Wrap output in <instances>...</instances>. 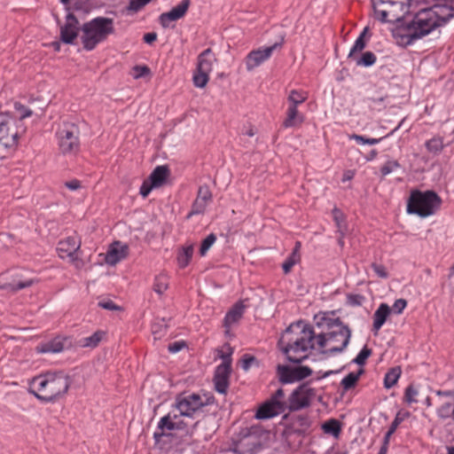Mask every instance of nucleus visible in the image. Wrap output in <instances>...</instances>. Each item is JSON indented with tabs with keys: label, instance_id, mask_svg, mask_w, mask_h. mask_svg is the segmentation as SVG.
I'll use <instances>...</instances> for the list:
<instances>
[{
	"label": "nucleus",
	"instance_id": "1a4fd4ad",
	"mask_svg": "<svg viewBox=\"0 0 454 454\" xmlns=\"http://www.w3.org/2000/svg\"><path fill=\"white\" fill-rule=\"evenodd\" d=\"M284 397V390L278 388L270 399L260 405L256 411L255 418L258 419H269L284 413L286 410L288 411Z\"/></svg>",
	"mask_w": 454,
	"mask_h": 454
},
{
	"label": "nucleus",
	"instance_id": "4d7b16f0",
	"mask_svg": "<svg viewBox=\"0 0 454 454\" xmlns=\"http://www.w3.org/2000/svg\"><path fill=\"white\" fill-rule=\"evenodd\" d=\"M184 346V342L176 341L168 345V351L171 353H176L180 351Z\"/></svg>",
	"mask_w": 454,
	"mask_h": 454
},
{
	"label": "nucleus",
	"instance_id": "338daca9",
	"mask_svg": "<svg viewBox=\"0 0 454 454\" xmlns=\"http://www.w3.org/2000/svg\"><path fill=\"white\" fill-rule=\"evenodd\" d=\"M441 7H445L447 9H449L450 11V20L454 17V2H452L450 4H441Z\"/></svg>",
	"mask_w": 454,
	"mask_h": 454
},
{
	"label": "nucleus",
	"instance_id": "774afa93",
	"mask_svg": "<svg viewBox=\"0 0 454 454\" xmlns=\"http://www.w3.org/2000/svg\"><path fill=\"white\" fill-rule=\"evenodd\" d=\"M395 432L391 431L390 429L387 430V432L386 433L385 436H384V439H383V444L384 445H387L388 446L389 444V439L391 437V435L394 434Z\"/></svg>",
	"mask_w": 454,
	"mask_h": 454
},
{
	"label": "nucleus",
	"instance_id": "69168bd1",
	"mask_svg": "<svg viewBox=\"0 0 454 454\" xmlns=\"http://www.w3.org/2000/svg\"><path fill=\"white\" fill-rule=\"evenodd\" d=\"M349 299V301L351 304L353 305H360L361 304V300L363 299V297L361 295H350L348 297Z\"/></svg>",
	"mask_w": 454,
	"mask_h": 454
},
{
	"label": "nucleus",
	"instance_id": "bb28decb",
	"mask_svg": "<svg viewBox=\"0 0 454 454\" xmlns=\"http://www.w3.org/2000/svg\"><path fill=\"white\" fill-rule=\"evenodd\" d=\"M169 176V169L166 165L157 166L150 174L148 179L155 185V187L162 186L168 176Z\"/></svg>",
	"mask_w": 454,
	"mask_h": 454
},
{
	"label": "nucleus",
	"instance_id": "13d9d810",
	"mask_svg": "<svg viewBox=\"0 0 454 454\" xmlns=\"http://www.w3.org/2000/svg\"><path fill=\"white\" fill-rule=\"evenodd\" d=\"M65 186L71 191H76L81 187V182L77 179H73L66 182Z\"/></svg>",
	"mask_w": 454,
	"mask_h": 454
},
{
	"label": "nucleus",
	"instance_id": "f257e3e1",
	"mask_svg": "<svg viewBox=\"0 0 454 454\" xmlns=\"http://www.w3.org/2000/svg\"><path fill=\"white\" fill-rule=\"evenodd\" d=\"M450 13L449 9L441 7V4L424 8L414 15L411 21L395 27L394 37L401 45H411L436 28L445 26L450 21Z\"/></svg>",
	"mask_w": 454,
	"mask_h": 454
},
{
	"label": "nucleus",
	"instance_id": "39448f33",
	"mask_svg": "<svg viewBox=\"0 0 454 454\" xmlns=\"http://www.w3.org/2000/svg\"><path fill=\"white\" fill-rule=\"evenodd\" d=\"M327 325L330 331L325 333H320L317 336V343L319 348H328L327 352L334 354L341 352L349 343L351 337L350 329L343 325L339 319H334Z\"/></svg>",
	"mask_w": 454,
	"mask_h": 454
},
{
	"label": "nucleus",
	"instance_id": "bf43d9fd",
	"mask_svg": "<svg viewBox=\"0 0 454 454\" xmlns=\"http://www.w3.org/2000/svg\"><path fill=\"white\" fill-rule=\"evenodd\" d=\"M402 421H403V418L400 417V413H397V415L395 416V419L392 421L388 429H390L393 432H395L396 428L398 427V426L401 424Z\"/></svg>",
	"mask_w": 454,
	"mask_h": 454
},
{
	"label": "nucleus",
	"instance_id": "37998d69",
	"mask_svg": "<svg viewBox=\"0 0 454 454\" xmlns=\"http://www.w3.org/2000/svg\"><path fill=\"white\" fill-rule=\"evenodd\" d=\"M419 395L418 389L413 385H409L404 393V400L408 403H418L417 396Z\"/></svg>",
	"mask_w": 454,
	"mask_h": 454
},
{
	"label": "nucleus",
	"instance_id": "423d86ee",
	"mask_svg": "<svg viewBox=\"0 0 454 454\" xmlns=\"http://www.w3.org/2000/svg\"><path fill=\"white\" fill-rule=\"evenodd\" d=\"M441 203V198L434 191H413L408 200L407 212L427 217L437 211Z\"/></svg>",
	"mask_w": 454,
	"mask_h": 454
},
{
	"label": "nucleus",
	"instance_id": "f3484780",
	"mask_svg": "<svg viewBox=\"0 0 454 454\" xmlns=\"http://www.w3.org/2000/svg\"><path fill=\"white\" fill-rule=\"evenodd\" d=\"M80 247L81 240L76 236H69L59 242L57 250L60 258L75 262L79 258L77 253Z\"/></svg>",
	"mask_w": 454,
	"mask_h": 454
},
{
	"label": "nucleus",
	"instance_id": "0e129e2a",
	"mask_svg": "<svg viewBox=\"0 0 454 454\" xmlns=\"http://www.w3.org/2000/svg\"><path fill=\"white\" fill-rule=\"evenodd\" d=\"M350 139L352 140H355L356 143L358 144H361V145H364L366 144V137L361 136V135H357V134H352L350 137H349Z\"/></svg>",
	"mask_w": 454,
	"mask_h": 454
},
{
	"label": "nucleus",
	"instance_id": "e433bc0d",
	"mask_svg": "<svg viewBox=\"0 0 454 454\" xmlns=\"http://www.w3.org/2000/svg\"><path fill=\"white\" fill-rule=\"evenodd\" d=\"M192 254H193V247L192 246H188L186 247H184L178 254L177 255V262H178V265L179 267L181 268H185L192 257Z\"/></svg>",
	"mask_w": 454,
	"mask_h": 454
},
{
	"label": "nucleus",
	"instance_id": "2eb2a0df",
	"mask_svg": "<svg viewBox=\"0 0 454 454\" xmlns=\"http://www.w3.org/2000/svg\"><path fill=\"white\" fill-rule=\"evenodd\" d=\"M284 38L281 41L275 43L271 46L265 48H259L250 51L246 57L245 63L247 71H253L254 68L262 65L263 62L268 60L275 50L280 49L283 45Z\"/></svg>",
	"mask_w": 454,
	"mask_h": 454
},
{
	"label": "nucleus",
	"instance_id": "dca6fc26",
	"mask_svg": "<svg viewBox=\"0 0 454 454\" xmlns=\"http://www.w3.org/2000/svg\"><path fill=\"white\" fill-rule=\"evenodd\" d=\"M181 417H184L180 414V411H176V409L173 406V410L168 412L166 416L162 417L158 423V428L161 430L160 434L154 433V437L157 438L163 434L164 431H173V430H183L186 427V423L181 419Z\"/></svg>",
	"mask_w": 454,
	"mask_h": 454
},
{
	"label": "nucleus",
	"instance_id": "ea45409f",
	"mask_svg": "<svg viewBox=\"0 0 454 454\" xmlns=\"http://www.w3.org/2000/svg\"><path fill=\"white\" fill-rule=\"evenodd\" d=\"M300 261V254L296 252V249H294L292 254L285 260L282 264L283 270L285 274H287L291 271L292 268Z\"/></svg>",
	"mask_w": 454,
	"mask_h": 454
},
{
	"label": "nucleus",
	"instance_id": "aec40b11",
	"mask_svg": "<svg viewBox=\"0 0 454 454\" xmlns=\"http://www.w3.org/2000/svg\"><path fill=\"white\" fill-rule=\"evenodd\" d=\"M191 0H182L176 6L169 12H163L159 17L160 25L164 27H169L170 23L184 18L190 7Z\"/></svg>",
	"mask_w": 454,
	"mask_h": 454
},
{
	"label": "nucleus",
	"instance_id": "473e14b6",
	"mask_svg": "<svg viewBox=\"0 0 454 454\" xmlns=\"http://www.w3.org/2000/svg\"><path fill=\"white\" fill-rule=\"evenodd\" d=\"M105 334L103 331H97L92 335L82 338L80 340V345L83 348H96L100 343Z\"/></svg>",
	"mask_w": 454,
	"mask_h": 454
},
{
	"label": "nucleus",
	"instance_id": "58836bf2",
	"mask_svg": "<svg viewBox=\"0 0 454 454\" xmlns=\"http://www.w3.org/2000/svg\"><path fill=\"white\" fill-rule=\"evenodd\" d=\"M168 287V279L165 275H159L155 278L153 283V291L158 294H162Z\"/></svg>",
	"mask_w": 454,
	"mask_h": 454
},
{
	"label": "nucleus",
	"instance_id": "052dcab7",
	"mask_svg": "<svg viewBox=\"0 0 454 454\" xmlns=\"http://www.w3.org/2000/svg\"><path fill=\"white\" fill-rule=\"evenodd\" d=\"M143 39H144L145 43L151 44V43H153V42L156 41L157 34L154 33V32L146 33V34L144 35V38Z\"/></svg>",
	"mask_w": 454,
	"mask_h": 454
},
{
	"label": "nucleus",
	"instance_id": "a19ab883",
	"mask_svg": "<svg viewBox=\"0 0 454 454\" xmlns=\"http://www.w3.org/2000/svg\"><path fill=\"white\" fill-rule=\"evenodd\" d=\"M437 416L442 419H452L454 417V406L450 403H444L437 409Z\"/></svg>",
	"mask_w": 454,
	"mask_h": 454
},
{
	"label": "nucleus",
	"instance_id": "b1692460",
	"mask_svg": "<svg viewBox=\"0 0 454 454\" xmlns=\"http://www.w3.org/2000/svg\"><path fill=\"white\" fill-rule=\"evenodd\" d=\"M244 311V304L242 301H239L227 312L223 320V326L226 328V333H229L230 328L241 319Z\"/></svg>",
	"mask_w": 454,
	"mask_h": 454
},
{
	"label": "nucleus",
	"instance_id": "cd10ccee",
	"mask_svg": "<svg viewBox=\"0 0 454 454\" xmlns=\"http://www.w3.org/2000/svg\"><path fill=\"white\" fill-rule=\"evenodd\" d=\"M64 350V341L61 338L57 337L51 340L41 343L36 347L38 353H59Z\"/></svg>",
	"mask_w": 454,
	"mask_h": 454
},
{
	"label": "nucleus",
	"instance_id": "f704fd0d",
	"mask_svg": "<svg viewBox=\"0 0 454 454\" xmlns=\"http://www.w3.org/2000/svg\"><path fill=\"white\" fill-rule=\"evenodd\" d=\"M401 368L399 366L391 368L385 375L384 386L386 388L394 387L401 375Z\"/></svg>",
	"mask_w": 454,
	"mask_h": 454
},
{
	"label": "nucleus",
	"instance_id": "c756f323",
	"mask_svg": "<svg viewBox=\"0 0 454 454\" xmlns=\"http://www.w3.org/2000/svg\"><path fill=\"white\" fill-rule=\"evenodd\" d=\"M425 146L428 153L433 155H439L446 145L443 143V137L434 136L425 143Z\"/></svg>",
	"mask_w": 454,
	"mask_h": 454
},
{
	"label": "nucleus",
	"instance_id": "09e8293b",
	"mask_svg": "<svg viewBox=\"0 0 454 454\" xmlns=\"http://www.w3.org/2000/svg\"><path fill=\"white\" fill-rule=\"evenodd\" d=\"M98 306L102 309L115 311V310H121V308L115 304L112 300L110 299H105L100 301H98Z\"/></svg>",
	"mask_w": 454,
	"mask_h": 454
},
{
	"label": "nucleus",
	"instance_id": "c85d7f7f",
	"mask_svg": "<svg viewBox=\"0 0 454 454\" xmlns=\"http://www.w3.org/2000/svg\"><path fill=\"white\" fill-rule=\"evenodd\" d=\"M303 121L304 117L299 113L297 107L288 106L286 117L284 120L282 126L286 129L293 128L301 125Z\"/></svg>",
	"mask_w": 454,
	"mask_h": 454
},
{
	"label": "nucleus",
	"instance_id": "6ab92c4d",
	"mask_svg": "<svg viewBox=\"0 0 454 454\" xmlns=\"http://www.w3.org/2000/svg\"><path fill=\"white\" fill-rule=\"evenodd\" d=\"M79 21L71 12L66 17V22L60 27V40L67 44H73L81 34Z\"/></svg>",
	"mask_w": 454,
	"mask_h": 454
},
{
	"label": "nucleus",
	"instance_id": "6e6552de",
	"mask_svg": "<svg viewBox=\"0 0 454 454\" xmlns=\"http://www.w3.org/2000/svg\"><path fill=\"white\" fill-rule=\"evenodd\" d=\"M317 397V390L312 387L309 382L301 383L293 390L286 402L288 411L293 412L308 408Z\"/></svg>",
	"mask_w": 454,
	"mask_h": 454
},
{
	"label": "nucleus",
	"instance_id": "20e7f679",
	"mask_svg": "<svg viewBox=\"0 0 454 454\" xmlns=\"http://www.w3.org/2000/svg\"><path fill=\"white\" fill-rule=\"evenodd\" d=\"M80 30L82 47L90 51L114 33V21L112 18L98 16L84 22Z\"/></svg>",
	"mask_w": 454,
	"mask_h": 454
},
{
	"label": "nucleus",
	"instance_id": "a211bd4d",
	"mask_svg": "<svg viewBox=\"0 0 454 454\" xmlns=\"http://www.w3.org/2000/svg\"><path fill=\"white\" fill-rule=\"evenodd\" d=\"M19 131L15 127L14 120L2 121V146L8 153H12L18 145Z\"/></svg>",
	"mask_w": 454,
	"mask_h": 454
},
{
	"label": "nucleus",
	"instance_id": "c9c22d12",
	"mask_svg": "<svg viewBox=\"0 0 454 454\" xmlns=\"http://www.w3.org/2000/svg\"><path fill=\"white\" fill-rule=\"evenodd\" d=\"M322 429L325 434L338 437L340 435L341 427L340 423L337 419H332L323 424Z\"/></svg>",
	"mask_w": 454,
	"mask_h": 454
},
{
	"label": "nucleus",
	"instance_id": "9d476101",
	"mask_svg": "<svg viewBox=\"0 0 454 454\" xmlns=\"http://www.w3.org/2000/svg\"><path fill=\"white\" fill-rule=\"evenodd\" d=\"M210 48L206 49L198 56L196 72L193 75V83L197 88H204L209 81V74L215 61Z\"/></svg>",
	"mask_w": 454,
	"mask_h": 454
},
{
	"label": "nucleus",
	"instance_id": "6e6d98bb",
	"mask_svg": "<svg viewBox=\"0 0 454 454\" xmlns=\"http://www.w3.org/2000/svg\"><path fill=\"white\" fill-rule=\"evenodd\" d=\"M254 361L255 358L254 356L245 355L242 359V368L247 371Z\"/></svg>",
	"mask_w": 454,
	"mask_h": 454
},
{
	"label": "nucleus",
	"instance_id": "8fccbe9b",
	"mask_svg": "<svg viewBox=\"0 0 454 454\" xmlns=\"http://www.w3.org/2000/svg\"><path fill=\"white\" fill-rule=\"evenodd\" d=\"M153 188H156L155 185L149 179H146L143 182L139 193L143 198H146Z\"/></svg>",
	"mask_w": 454,
	"mask_h": 454
},
{
	"label": "nucleus",
	"instance_id": "412c9836",
	"mask_svg": "<svg viewBox=\"0 0 454 454\" xmlns=\"http://www.w3.org/2000/svg\"><path fill=\"white\" fill-rule=\"evenodd\" d=\"M212 200V192L207 185L200 186L197 193V197L192 205V209L189 212L187 217L190 218L194 215L203 214Z\"/></svg>",
	"mask_w": 454,
	"mask_h": 454
},
{
	"label": "nucleus",
	"instance_id": "5701e85b",
	"mask_svg": "<svg viewBox=\"0 0 454 454\" xmlns=\"http://www.w3.org/2000/svg\"><path fill=\"white\" fill-rule=\"evenodd\" d=\"M14 110L13 113H2V121L14 120L16 128L18 122L32 115V111L20 103H14Z\"/></svg>",
	"mask_w": 454,
	"mask_h": 454
},
{
	"label": "nucleus",
	"instance_id": "4c0bfd02",
	"mask_svg": "<svg viewBox=\"0 0 454 454\" xmlns=\"http://www.w3.org/2000/svg\"><path fill=\"white\" fill-rule=\"evenodd\" d=\"M356 66L371 67L376 62V56L372 51H366L361 57L354 59Z\"/></svg>",
	"mask_w": 454,
	"mask_h": 454
},
{
	"label": "nucleus",
	"instance_id": "ddd939ff",
	"mask_svg": "<svg viewBox=\"0 0 454 454\" xmlns=\"http://www.w3.org/2000/svg\"><path fill=\"white\" fill-rule=\"evenodd\" d=\"M276 370L278 380L282 384L300 381L312 374V370L308 366L292 368L288 365L278 364Z\"/></svg>",
	"mask_w": 454,
	"mask_h": 454
},
{
	"label": "nucleus",
	"instance_id": "79ce46f5",
	"mask_svg": "<svg viewBox=\"0 0 454 454\" xmlns=\"http://www.w3.org/2000/svg\"><path fill=\"white\" fill-rule=\"evenodd\" d=\"M332 215L336 227L338 228V231L342 232V230L346 229L344 224V215L342 212L339 208L334 207L332 211Z\"/></svg>",
	"mask_w": 454,
	"mask_h": 454
},
{
	"label": "nucleus",
	"instance_id": "7c9ffc66",
	"mask_svg": "<svg viewBox=\"0 0 454 454\" xmlns=\"http://www.w3.org/2000/svg\"><path fill=\"white\" fill-rule=\"evenodd\" d=\"M364 373L363 369H359L357 372H349L347 376H345L341 381L340 385L345 391H348L356 385L360 376Z\"/></svg>",
	"mask_w": 454,
	"mask_h": 454
},
{
	"label": "nucleus",
	"instance_id": "5fc2aeb1",
	"mask_svg": "<svg viewBox=\"0 0 454 454\" xmlns=\"http://www.w3.org/2000/svg\"><path fill=\"white\" fill-rule=\"evenodd\" d=\"M399 128H400V124L395 129H394L391 132H389L387 135H386L385 137H380V138H366L365 142L367 145H376V144L380 143L383 138L392 136Z\"/></svg>",
	"mask_w": 454,
	"mask_h": 454
},
{
	"label": "nucleus",
	"instance_id": "e2e57ef3",
	"mask_svg": "<svg viewBox=\"0 0 454 454\" xmlns=\"http://www.w3.org/2000/svg\"><path fill=\"white\" fill-rule=\"evenodd\" d=\"M297 420L299 422V425L302 427H309V419L307 416H298Z\"/></svg>",
	"mask_w": 454,
	"mask_h": 454
},
{
	"label": "nucleus",
	"instance_id": "9b49d317",
	"mask_svg": "<svg viewBox=\"0 0 454 454\" xmlns=\"http://www.w3.org/2000/svg\"><path fill=\"white\" fill-rule=\"evenodd\" d=\"M207 404L208 403L204 401L199 394H181L176 396L174 407L184 417L192 418L197 411Z\"/></svg>",
	"mask_w": 454,
	"mask_h": 454
},
{
	"label": "nucleus",
	"instance_id": "a18cd8bd",
	"mask_svg": "<svg viewBox=\"0 0 454 454\" xmlns=\"http://www.w3.org/2000/svg\"><path fill=\"white\" fill-rule=\"evenodd\" d=\"M372 355V349L364 346L358 355L354 358L353 363L358 365H364L368 359V357Z\"/></svg>",
	"mask_w": 454,
	"mask_h": 454
},
{
	"label": "nucleus",
	"instance_id": "de8ad7c7",
	"mask_svg": "<svg viewBox=\"0 0 454 454\" xmlns=\"http://www.w3.org/2000/svg\"><path fill=\"white\" fill-rule=\"evenodd\" d=\"M149 2V0H130L128 10L133 12H137Z\"/></svg>",
	"mask_w": 454,
	"mask_h": 454
},
{
	"label": "nucleus",
	"instance_id": "864d4df0",
	"mask_svg": "<svg viewBox=\"0 0 454 454\" xmlns=\"http://www.w3.org/2000/svg\"><path fill=\"white\" fill-rule=\"evenodd\" d=\"M134 70L136 71V74H135L136 78L142 77L150 73V69L146 66H136L134 67Z\"/></svg>",
	"mask_w": 454,
	"mask_h": 454
},
{
	"label": "nucleus",
	"instance_id": "f03ea898",
	"mask_svg": "<svg viewBox=\"0 0 454 454\" xmlns=\"http://www.w3.org/2000/svg\"><path fill=\"white\" fill-rule=\"evenodd\" d=\"M313 328L301 321L291 324L278 342V347L290 363L300 364L308 358L313 349Z\"/></svg>",
	"mask_w": 454,
	"mask_h": 454
},
{
	"label": "nucleus",
	"instance_id": "72a5a7b5",
	"mask_svg": "<svg viewBox=\"0 0 454 454\" xmlns=\"http://www.w3.org/2000/svg\"><path fill=\"white\" fill-rule=\"evenodd\" d=\"M307 98V92L302 90H292L289 93L287 100L289 102V106L298 107V106L305 102Z\"/></svg>",
	"mask_w": 454,
	"mask_h": 454
},
{
	"label": "nucleus",
	"instance_id": "393cba45",
	"mask_svg": "<svg viewBox=\"0 0 454 454\" xmlns=\"http://www.w3.org/2000/svg\"><path fill=\"white\" fill-rule=\"evenodd\" d=\"M391 312L390 307L386 303H381L373 314L372 332L377 335L380 329L385 324Z\"/></svg>",
	"mask_w": 454,
	"mask_h": 454
},
{
	"label": "nucleus",
	"instance_id": "c03bdc74",
	"mask_svg": "<svg viewBox=\"0 0 454 454\" xmlns=\"http://www.w3.org/2000/svg\"><path fill=\"white\" fill-rule=\"evenodd\" d=\"M215 240L216 236L214 233L209 234L206 239H204L200 248V255L204 256Z\"/></svg>",
	"mask_w": 454,
	"mask_h": 454
},
{
	"label": "nucleus",
	"instance_id": "3c124183",
	"mask_svg": "<svg viewBox=\"0 0 454 454\" xmlns=\"http://www.w3.org/2000/svg\"><path fill=\"white\" fill-rule=\"evenodd\" d=\"M372 268L380 278H388V273H387L386 268L382 264H378V263L373 262L372 264Z\"/></svg>",
	"mask_w": 454,
	"mask_h": 454
},
{
	"label": "nucleus",
	"instance_id": "603ef678",
	"mask_svg": "<svg viewBox=\"0 0 454 454\" xmlns=\"http://www.w3.org/2000/svg\"><path fill=\"white\" fill-rule=\"evenodd\" d=\"M406 305H407L406 300L398 299L394 302V304L392 306V309L395 313L401 314L403 311V309H405Z\"/></svg>",
	"mask_w": 454,
	"mask_h": 454
},
{
	"label": "nucleus",
	"instance_id": "0eeeda50",
	"mask_svg": "<svg viewBox=\"0 0 454 454\" xmlns=\"http://www.w3.org/2000/svg\"><path fill=\"white\" fill-rule=\"evenodd\" d=\"M59 150L63 155H74L80 150V129L73 122H63L56 132Z\"/></svg>",
	"mask_w": 454,
	"mask_h": 454
},
{
	"label": "nucleus",
	"instance_id": "2f4dec72",
	"mask_svg": "<svg viewBox=\"0 0 454 454\" xmlns=\"http://www.w3.org/2000/svg\"><path fill=\"white\" fill-rule=\"evenodd\" d=\"M367 31H368V28L364 27L363 32L360 34V35L355 41V43L352 46V48L348 53L349 59H356V54L362 52V51L365 48L366 42H365L364 36H365Z\"/></svg>",
	"mask_w": 454,
	"mask_h": 454
},
{
	"label": "nucleus",
	"instance_id": "a878e982",
	"mask_svg": "<svg viewBox=\"0 0 454 454\" xmlns=\"http://www.w3.org/2000/svg\"><path fill=\"white\" fill-rule=\"evenodd\" d=\"M34 282L32 278H24L21 274L17 273L12 282L2 285V289L16 292L31 286Z\"/></svg>",
	"mask_w": 454,
	"mask_h": 454
},
{
	"label": "nucleus",
	"instance_id": "680f3d73",
	"mask_svg": "<svg viewBox=\"0 0 454 454\" xmlns=\"http://www.w3.org/2000/svg\"><path fill=\"white\" fill-rule=\"evenodd\" d=\"M435 394L438 396L454 398V389L453 390H436Z\"/></svg>",
	"mask_w": 454,
	"mask_h": 454
},
{
	"label": "nucleus",
	"instance_id": "7ed1b4c3",
	"mask_svg": "<svg viewBox=\"0 0 454 454\" xmlns=\"http://www.w3.org/2000/svg\"><path fill=\"white\" fill-rule=\"evenodd\" d=\"M70 384V377L63 372H47L29 381L28 392L43 403H55L67 393Z\"/></svg>",
	"mask_w": 454,
	"mask_h": 454
},
{
	"label": "nucleus",
	"instance_id": "49530a36",
	"mask_svg": "<svg viewBox=\"0 0 454 454\" xmlns=\"http://www.w3.org/2000/svg\"><path fill=\"white\" fill-rule=\"evenodd\" d=\"M400 164L396 160H388L380 168V172L383 176H387L398 168Z\"/></svg>",
	"mask_w": 454,
	"mask_h": 454
},
{
	"label": "nucleus",
	"instance_id": "f8f14e48",
	"mask_svg": "<svg viewBox=\"0 0 454 454\" xmlns=\"http://www.w3.org/2000/svg\"><path fill=\"white\" fill-rule=\"evenodd\" d=\"M220 357L223 359V363L219 364L215 371V389L220 394H226L229 388V378L231 372V353H223Z\"/></svg>",
	"mask_w": 454,
	"mask_h": 454
},
{
	"label": "nucleus",
	"instance_id": "4468645a",
	"mask_svg": "<svg viewBox=\"0 0 454 454\" xmlns=\"http://www.w3.org/2000/svg\"><path fill=\"white\" fill-rule=\"evenodd\" d=\"M404 7L403 1L392 0L382 6L376 7L374 13L381 22H393L401 19Z\"/></svg>",
	"mask_w": 454,
	"mask_h": 454
},
{
	"label": "nucleus",
	"instance_id": "4be33fe9",
	"mask_svg": "<svg viewBox=\"0 0 454 454\" xmlns=\"http://www.w3.org/2000/svg\"><path fill=\"white\" fill-rule=\"evenodd\" d=\"M128 247L120 242H114L106 254V262L109 265H115L127 256Z\"/></svg>",
	"mask_w": 454,
	"mask_h": 454
}]
</instances>
